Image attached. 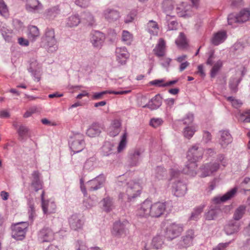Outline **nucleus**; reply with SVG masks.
I'll return each instance as SVG.
<instances>
[{"instance_id":"nucleus-53","label":"nucleus","mask_w":250,"mask_h":250,"mask_svg":"<svg viewBox=\"0 0 250 250\" xmlns=\"http://www.w3.org/2000/svg\"><path fill=\"white\" fill-rule=\"evenodd\" d=\"M8 8L3 0H0V14L4 17L8 15Z\"/></svg>"},{"instance_id":"nucleus-42","label":"nucleus","mask_w":250,"mask_h":250,"mask_svg":"<svg viewBox=\"0 0 250 250\" xmlns=\"http://www.w3.org/2000/svg\"><path fill=\"white\" fill-rule=\"evenodd\" d=\"M196 129L194 126H187L184 129L183 135L188 139H190L194 135Z\"/></svg>"},{"instance_id":"nucleus-51","label":"nucleus","mask_w":250,"mask_h":250,"mask_svg":"<svg viewBox=\"0 0 250 250\" xmlns=\"http://www.w3.org/2000/svg\"><path fill=\"white\" fill-rule=\"evenodd\" d=\"M246 47V44L241 42H237L234 44L232 49L236 52H240L242 51Z\"/></svg>"},{"instance_id":"nucleus-46","label":"nucleus","mask_w":250,"mask_h":250,"mask_svg":"<svg viewBox=\"0 0 250 250\" xmlns=\"http://www.w3.org/2000/svg\"><path fill=\"white\" fill-rule=\"evenodd\" d=\"M201 177H206L211 175L208 163L205 164L200 168Z\"/></svg>"},{"instance_id":"nucleus-12","label":"nucleus","mask_w":250,"mask_h":250,"mask_svg":"<svg viewBox=\"0 0 250 250\" xmlns=\"http://www.w3.org/2000/svg\"><path fill=\"white\" fill-rule=\"evenodd\" d=\"M105 178L104 176L100 175L95 178L88 181L86 187L89 191L97 190L101 187L102 185L104 182Z\"/></svg>"},{"instance_id":"nucleus-17","label":"nucleus","mask_w":250,"mask_h":250,"mask_svg":"<svg viewBox=\"0 0 250 250\" xmlns=\"http://www.w3.org/2000/svg\"><path fill=\"white\" fill-rule=\"evenodd\" d=\"M103 14L105 19L109 22L117 21L120 17L119 12L113 9H105L104 10Z\"/></svg>"},{"instance_id":"nucleus-44","label":"nucleus","mask_w":250,"mask_h":250,"mask_svg":"<svg viewBox=\"0 0 250 250\" xmlns=\"http://www.w3.org/2000/svg\"><path fill=\"white\" fill-rule=\"evenodd\" d=\"M127 143V133L125 132L121 137V141L119 143V146L117 148V151L118 152H121L124 150Z\"/></svg>"},{"instance_id":"nucleus-47","label":"nucleus","mask_w":250,"mask_h":250,"mask_svg":"<svg viewBox=\"0 0 250 250\" xmlns=\"http://www.w3.org/2000/svg\"><path fill=\"white\" fill-rule=\"evenodd\" d=\"M222 66V62L219 60L217 61L213 65L212 68H211L210 70V77L211 78H214L216 75H217V73L221 68V67Z\"/></svg>"},{"instance_id":"nucleus-52","label":"nucleus","mask_w":250,"mask_h":250,"mask_svg":"<svg viewBox=\"0 0 250 250\" xmlns=\"http://www.w3.org/2000/svg\"><path fill=\"white\" fill-rule=\"evenodd\" d=\"M241 187L245 191H250V178L245 177L241 183Z\"/></svg>"},{"instance_id":"nucleus-23","label":"nucleus","mask_w":250,"mask_h":250,"mask_svg":"<svg viewBox=\"0 0 250 250\" xmlns=\"http://www.w3.org/2000/svg\"><path fill=\"white\" fill-rule=\"evenodd\" d=\"M239 230V224L234 221H231L225 227V231L227 235H231Z\"/></svg>"},{"instance_id":"nucleus-18","label":"nucleus","mask_w":250,"mask_h":250,"mask_svg":"<svg viewBox=\"0 0 250 250\" xmlns=\"http://www.w3.org/2000/svg\"><path fill=\"white\" fill-rule=\"evenodd\" d=\"M197 167V165L196 162L188 160L183 169V172L191 176H195L196 175Z\"/></svg>"},{"instance_id":"nucleus-60","label":"nucleus","mask_w":250,"mask_h":250,"mask_svg":"<svg viewBox=\"0 0 250 250\" xmlns=\"http://www.w3.org/2000/svg\"><path fill=\"white\" fill-rule=\"evenodd\" d=\"M215 162H217L223 167H226L227 165V161L223 154H219L217 156V159Z\"/></svg>"},{"instance_id":"nucleus-24","label":"nucleus","mask_w":250,"mask_h":250,"mask_svg":"<svg viewBox=\"0 0 250 250\" xmlns=\"http://www.w3.org/2000/svg\"><path fill=\"white\" fill-rule=\"evenodd\" d=\"M237 190V188H234L221 197L214 198V201L217 203L226 202L233 197L236 194Z\"/></svg>"},{"instance_id":"nucleus-62","label":"nucleus","mask_w":250,"mask_h":250,"mask_svg":"<svg viewBox=\"0 0 250 250\" xmlns=\"http://www.w3.org/2000/svg\"><path fill=\"white\" fill-rule=\"evenodd\" d=\"M237 16L233 14H229L228 17V21L229 24L232 25L234 23H238Z\"/></svg>"},{"instance_id":"nucleus-64","label":"nucleus","mask_w":250,"mask_h":250,"mask_svg":"<svg viewBox=\"0 0 250 250\" xmlns=\"http://www.w3.org/2000/svg\"><path fill=\"white\" fill-rule=\"evenodd\" d=\"M230 242H231L229 241L224 243H220L216 248H214L213 250H226V248L229 246Z\"/></svg>"},{"instance_id":"nucleus-22","label":"nucleus","mask_w":250,"mask_h":250,"mask_svg":"<svg viewBox=\"0 0 250 250\" xmlns=\"http://www.w3.org/2000/svg\"><path fill=\"white\" fill-rule=\"evenodd\" d=\"M69 223L70 228L74 230L80 229L83 226L82 221L77 214H73L69 218Z\"/></svg>"},{"instance_id":"nucleus-27","label":"nucleus","mask_w":250,"mask_h":250,"mask_svg":"<svg viewBox=\"0 0 250 250\" xmlns=\"http://www.w3.org/2000/svg\"><path fill=\"white\" fill-rule=\"evenodd\" d=\"M166 21L167 23L168 30H177L178 26V23L174 16H170L167 14Z\"/></svg>"},{"instance_id":"nucleus-1","label":"nucleus","mask_w":250,"mask_h":250,"mask_svg":"<svg viewBox=\"0 0 250 250\" xmlns=\"http://www.w3.org/2000/svg\"><path fill=\"white\" fill-rule=\"evenodd\" d=\"M166 204L165 203L157 202L152 204L148 200H146L140 205L137 211V215L140 217L158 218L165 211Z\"/></svg>"},{"instance_id":"nucleus-56","label":"nucleus","mask_w":250,"mask_h":250,"mask_svg":"<svg viewBox=\"0 0 250 250\" xmlns=\"http://www.w3.org/2000/svg\"><path fill=\"white\" fill-rule=\"evenodd\" d=\"M82 19L85 20L89 24H92L94 21V17L89 12H85L82 15Z\"/></svg>"},{"instance_id":"nucleus-13","label":"nucleus","mask_w":250,"mask_h":250,"mask_svg":"<svg viewBox=\"0 0 250 250\" xmlns=\"http://www.w3.org/2000/svg\"><path fill=\"white\" fill-rule=\"evenodd\" d=\"M173 191L174 195L177 197L184 196L187 191V188L186 185L181 181H175L172 185Z\"/></svg>"},{"instance_id":"nucleus-33","label":"nucleus","mask_w":250,"mask_h":250,"mask_svg":"<svg viewBox=\"0 0 250 250\" xmlns=\"http://www.w3.org/2000/svg\"><path fill=\"white\" fill-rule=\"evenodd\" d=\"M141 153L139 150H135L133 152L130 153V165L131 166H136L139 161Z\"/></svg>"},{"instance_id":"nucleus-29","label":"nucleus","mask_w":250,"mask_h":250,"mask_svg":"<svg viewBox=\"0 0 250 250\" xmlns=\"http://www.w3.org/2000/svg\"><path fill=\"white\" fill-rule=\"evenodd\" d=\"M194 237V234L193 230L190 229L187 231L186 234L182 237V242L185 247H189L192 244Z\"/></svg>"},{"instance_id":"nucleus-32","label":"nucleus","mask_w":250,"mask_h":250,"mask_svg":"<svg viewBox=\"0 0 250 250\" xmlns=\"http://www.w3.org/2000/svg\"><path fill=\"white\" fill-rule=\"evenodd\" d=\"M167 175V172L165 169L162 167H157L154 169L153 176L158 180L163 179Z\"/></svg>"},{"instance_id":"nucleus-25","label":"nucleus","mask_w":250,"mask_h":250,"mask_svg":"<svg viewBox=\"0 0 250 250\" xmlns=\"http://www.w3.org/2000/svg\"><path fill=\"white\" fill-rule=\"evenodd\" d=\"M84 147V142L83 139L73 141L70 146V148L74 154L81 151Z\"/></svg>"},{"instance_id":"nucleus-63","label":"nucleus","mask_w":250,"mask_h":250,"mask_svg":"<svg viewBox=\"0 0 250 250\" xmlns=\"http://www.w3.org/2000/svg\"><path fill=\"white\" fill-rule=\"evenodd\" d=\"M108 134L111 137H115L119 134L120 132V129H117L114 127L110 126L108 128Z\"/></svg>"},{"instance_id":"nucleus-38","label":"nucleus","mask_w":250,"mask_h":250,"mask_svg":"<svg viewBox=\"0 0 250 250\" xmlns=\"http://www.w3.org/2000/svg\"><path fill=\"white\" fill-rule=\"evenodd\" d=\"M164 242L163 238L161 236H157L154 237L151 242V247L155 250H158L162 248Z\"/></svg>"},{"instance_id":"nucleus-55","label":"nucleus","mask_w":250,"mask_h":250,"mask_svg":"<svg viewBox=\"0 0 250 250\" xmlns=\"http://www.w3.org/2000/svg\"><path fill=\"white\" fill-rule=\"evenodd\" d=\"M194 120L193 114L190 113L187 114L182 120L184 124L189 125L192 123Z\"/></svg>"},{"instance_id":"nucleus-2","label":"nucleus","mask_w":250,"mask_h":250,"mask_svg":"<svg viewBox=\"0 0 250 250\" xmlns=\"http://www.w3.org/2000/svg\"><path fill=\"white\" fill-rule=\"evenodd\" d=\"M43 41L47 46L49 52H54L57 50L58 46L54 29L50 28L46 29L43 37Z\"/></svg>"},{"instance_id":"nucleus-28","label":"nucleus","mask_w":250,"mask_h":250,"mask_svg":"<svg viewBox=\"0 0 250 250\" xmlns=\"http://www.w3.org/2000/svg\"><path fill=\"white\" fill-rule=\"evenodd\" d=\"M227 37V33L225 31H219L214 34L211 40L212 43L215 45H218L224 42Z\"/></svg>"},{"instance_id":"nucleus-10","label":"nucleus","mask_w":250,"mask_h":250,"mask_svg":"<svg viewBox=\"0 0 250 250\" xmlns=\"http://www.w3.org/2000/svg\"><path fill=\"white\" fill-rule=\"evenodd\" d=\"M38 238L42 242H49L54 239V233L50 228L44 227L39 232Z\"/></svg>"},{"instance_id":"nucleus-41","label":"nucleus","mask_w":250,"mask_h":250,"mask_svg":"<svg viewBox=\"0 0 250 250\" xmlns=\"http://www.w3.org/2000/svg\"><path fill=\"white\" fill-rule=\"evenodd\" d=\"M147 31L151 34L155 35L158 30V26L156 22L149 21L147 24Z\"/></svg>"},{"instance_id":"nucleus-58","label":"nucleus","mask_w":250,"mask_h":250,"mask_svg":"<svg viewBox=\"0 0 250 250\" xmlns=\"http://www.w3.org/2000/svg\"><path fill=\"white\" fill-rule=\"evenodd\" d=\"M75 3L77 5L85 8L89 5L90 0H76Z\"/></svg>"},{"instance_id":"nucleus-19","label":"nucleus","mask_w":250,"mask_h":250,"mask_svg":"<svg viewBox=\"0 0 250 250\" xmlns=\"http://www.w3.org/2000/svg\"><path fill=\"white\" fill-rule=\"evenodd\" d=\"M162 104V98L160 94L156 95L152 98L147 104L144 105V107H148L151 110L158 108Z\"/></svg>"},{"instance_id":"nucleus-4","label":"nucleus","mask_w":250,"mask_h":250,"mask_svg":"<svg viewBox=\"0 0 250 250\" xmlns=\"http://www.w3.org/2000/svg\"><path fill=\"white\" fill-rule=\"evenodd\" d=\"M129 223L127 221L116 222L114 224L112 234L115 237H125L128 233Z\"/></svg>"},{"instance_id":"nucleus-8","label":"nucleus","mask_w":250,"mask_h":250,"mask_svg":"<svg viewBox=\"0 0 250 250\" xmlns=\"http://www.w3.org/2000/svg\"><path fill=\"white\" fill-rule=\"evenodd\" d=\"M219 144L222 148H226L232 142L233 138L229 130H221L219 131Z\"/></svg>"},{"instance_id":"nucleus-16","label":"nucleus","mask_w":250,"mask_h":250,"mask_svg":"<svg viewBox=\"0 0 250 250\" xmlns=\"http://www.w3.org/2000/svg\"><path fill=\"white\" fill-rule=\"evenodd\" d=\"M220 212L221 210L218 206H211L209 210L205 212L204 217L207 220H213L217 217Z\"/></svg>"},{"instance_id":"nucleus-35","label":"nucleus","mask_w":250,"mask_h":250,"mask_svg":"<svg viewBox=\"0 0 250 250\" xmlns=\"http://www.w3.org/2000/svg\"><path fill=\"white\" fill-rule=\"evenodd\" d=\"M241 81V79L236 77H231L229 81V87L232 93L237 91V86Z\"/></svg>"},{"instance_id":"nucleus-61","label":"nucleus","mask_w":250,"mask_h":250,"mask_svg":"<svg viewBox=\"0 0 250 250\" xmlns=\"http://www.w3.org/2000/svg\"><path fill=\"white\" fill-rule=\"evenodd\" d=\"M208 165L209 166L211 175L214 172H216L220 167L219 164L215 162L213 163H208Z\"/></svg>"},{"instance_id":"nucleus-45","label":"nucleus","mask_w":250,"mask_h":250,"mask_svg":"<svg viewBox=\"0 0 250 250\" xmlns=\"http://www.w3.org/2000/svg\"><path fill=\"white\" fill-rule=\"evenodd\" d=\"M133 40L132 35L128 31L124 30L122 33V41L127 45H130Z\"/></svg>"},{"instance_id":"nucleus-7","label":"nucleus","mask_w":250,"mask_h":250,"mask_svg":"<svg viewBox=\"0 0 250 250\" xmlns=\"http://www.w3.org/2000/svg\"><path fill=\"white\" fill-rule=\"evenodd\" d=\"M45 192L42 191L41 194L42 207L44 214H51L54 213L56 210V206L54 201L45 200L44 199Z\"/></svg>"},{"instance_id":"nucleus-37","label":"nucleus","mask_w":250,"mask_h":250,"mask_svg":"<svg viewBox=\"0 0 250 250\" xmlns=\"http://www.w3.org/2000/svg\"><path fill=\"white\" fill-rule=\"evenodd\" d=\"M80 19L78 15H72L68 18L66 25L70 27L76 26L80 23Z\"/></svg>"},{"instance_id":"nucleus-43","label":"nucleus","mask_w":250,"mask_h":250,"mask_svg":"<svg viewBox=\"0 0 250 250\" xmlns=\"http://www.w3.org/2000/svg\"><path fill=\"white\" fill-rule=\"evenodd\" d=\"M18 133L19 138L21 140L24 139V137L27 136L29 132V128L24 125H21L18 129Z\"/></svg>"},{"instance_id":"nucleus-39","label":"nucleus","mask_w":250,"mask_h":250,"mask_svg":"<svg viewBox=\"0 0 250 250\" xmlns=\"http://www.w3.org/2000/svg\"><path fill=\"white\" fill-rule=\"evenodd\" d=\"M205 205L202 204L195 208L193 211L192 212L190 217V220H196L199 217V216L203 211Z\"/></svg>"},{"instance_id":"nucleus-59","label":"nucleus","mask_w":250,"mask_h":250,"mask_svg":"<svg viewBox=\"0 0 250 250\" xmlns=\"http://www.w3.org/2000/svg\"><path fill=\"white\" fill-rule=\"evenodd\" d=\"M163 120L161 118H153L150 121V125L156 128L162 125Z\"/></svg>"},{"instance_id":"nucleus-26","label":"nucleus","mask_w":250,"mask_h":250,"mask_svg":"<svg viewBox=\"0 0 250 250\" xmlns=\"http://www.w3.org/2000/svg\"><path fill=\"white\" fill-rule=\"evenodd\" d=\"M102 130V128L99 124H93L88 128L86 134L90 137H95L100 135Z\"/></svg>"},{"instance_id":"nucleus-30","label":"nucleus","mask_w":250,"mask_h":250,"mask_svg":"<svg viewBox=\"0 0 250 250\" xmlns=\"http://www.w3.org/2000/svg\"><path fill=\"white\" fill-rule=\"evenodd\" d=\"M237 16L238 19V23H244L250 19V11L248 9H244Z\"/></svg>"},{"instance_id":"nucleus-6","label":"nucleus","mask_w":250,"mask_h":250,"mask_svg":"<svg viewBox=\"0 0 250 250\" xmlns=\"http://www.w3.org/2000/svg\"><path fill=\"white\" fill-rule=\"evenodd\" d=\"M183 230V227L181 225L171 223L167 227L165 236L167 239L172 240L179 236Z\"/></svg>"},{"instance_id":"nucleus-5","label":"nucleus","mask_w":250,"mask_h":250,"mask_svg":"<svg viewBox=\"0 0 250 250\" xmlns=\"http://www.w3.org/2000/svg\"><path fill=\"white\" fill-rule=\"evenodd\" d=\"M28 224L25 222H21L12 227V236L17 240H21L25 237Z\"/></svg>"},{"instance_id":"nucleus-31","label":"nucleus","mask_w":250,"mask_h":250,"mask_svg":"<svg viewBox=\"0 0 250 250\" xmlns=\"http://www.w3.org/2000/svg\"><path fill=\"white\" fill-rule=\"evenodd\" d=\"M39 35L40 32L37 26L31 25L28 27V37L30 41H35Z\"/></svg>"},{"instance_id":"nucleus-3","label":"nucleus","mask_w":250,"mask_h":250,"mask_svg":"<svg viewBox=\"0 0 250 250\" xmlns=\"http://www.w3.org/2000/svg\"><path fill=\"white\" fill-rule=\"evenodd\" d=\"M141 193V187L139 184L132 180L125 185V195L128 201L138 196Z\"/></svg>"},{"instance_id":"nucleus-54","label":"nucleus","mask_w":250,"mask_h":250,"mask_svg":"<svg viewBox=\"0 0 250 250\" xmlns=\"http://www.w3.org/2000/svg\"><path fill=\"white\" fill-rule=\"evenodd\" d=\"M227 100L231 102L232 105L236 108L240 107L242 104V102L240 100L235 99L232 96L227 97Z\"/></svg>"},{"instance_id":"nucleus-20","label":"nucleus","mask_w":250,"mask_h":250,"mask_svg":"<svg viewBox=\"0 0 250 250\" xmlns=\"http://www.w3.org/2000/svg\"><path fill=\"white\" fill-rule=\"evenodd\" d=\"M25 8L28 12H35L41 9L42 5L38 0H26Z\"/></svg>"},{"instance_id":"nucleus-11","label":"nucleus","mask_w":250,"mask_h":250,"mask_svg":"<svg viewBox=\"0 0 250 250\" xmlns=\"http://www.w3.org/2000/svg\"><path fill=\"white\" fill-rule=\"evenodd\" d=\"M31 187L36 192L42 189L43 182L40 179L41 174L38 171H34L32 173Z\"/></svg>"},{"instance_id":"nucleus-34","label":"nucleus","mask_w":250,"mask_h":250,"mask_svg":"<svg viewBox=\"0 0 250 250\" xmlns=\"http://www.w3.org/2000/svg\"><path fill=\"white\" fill-rule=\"evenodd\" d=\"M102 203L104 209L106 212L110 211L113 208L112 199L109 197L104 198L102 201Z\"/></svg>"},{"instance_id":"nucleus-40","label":"nucleus","mask_w":250,"mask_h":250,"mask_svg":"<svg viewBox=\"0 0 250 250\" xmlns=\"http://www.w3.org/2000/svg\"><path fill=\"white\" fill-rule=\"evenodd\" d=\"M36 61H32L30 64L29 67L28 68V70L31 73L32 75L35 78V80H36L37 82H39L40 80V78L37 75V72L38 71L36 67Z\"/></svg>"},{"instance_id":"nucleus-50","label":"nucleus","mask_w":250,"mask_h":250,"mask_svg":"<svg viewBox=\"0 0 250 250\" xmlns=\"http://www.w3.org/2000/svg\"><path fill=\"white\" fill-rule=\"evenodd\" d=\"M176 43L181 46H185L187 44L186 39L183 33L181 32L175 41Z\"/></svg>"},{"instance_id":"nucleus-14","label":"nucleus","mask_w":250,"mask_h":250,"mask_svg":"<svg viewBox=\"0 0 250 250\" xmlns=\"http://www.w3.org/2000/svg\"><path fill=\"white\" fill-rule=\"evenodd\" d=\"M91 42L94 47H101L104 41L105 37L103 33L94 31L91 33Z\"/></svg>"},{"instance_id":"nucleus-48","label":"nucleus","mask_w":250,"mask_h":250,"mask_svg":"<svg viewBox=\"0 0 250 250\" xmlns=\"http://www.w3.org/2000/svg\"><path fill=\"white\" fill-rule=\"evenodd\" d=\"M162 7L166 13L171 11L173 9V2L172 0H164L162 3Z\"/></svg>"},{"instance_id":"nucleus-36","label":"nucleus","mask_w":250,"mask_h":250,"mask_svg":"<svg viewBox=\"0 0 250 250\" xmlns=\"http://www.w3.org/2000/svg\"><path fill=\"white\" fill-rule=\"evenodd\" d=\"M246 211V207L244 205H241L238 207L235 210L233 214V219L235 221H238L241 219Z\"/></svg>"},{"instance_id":"nucleus-15","label":"nucleus","mask_w":250,"mask_h":250,"mask_svg":"<svg viewBox=\"0 0 250 250\" xmlns=\"http://www.w3.org/2000/svg\"><path fill=\"white\" fill-rule=\"evenodd\" d=\"M117 61L121 64H125L128 58V53L125 47H119L116 49Z\"/></svg>"},{"instance_id":"nucleus-9","label":"nucleus","mask_w":250,"mask_h":250,"mask_svg":"<svg viewBox=\"0 0 250 250\" xmlns=\"http://www.w3.org/2000/svg\"><path fill=\"white\" fill-rule=\"evenodd\" d=\"M203 154V149L195 145L189 149L187 154V159L189 161L197 162L202 157Z\"/></svg>"},{"instance_id":"nucleus-49","label":"nucleus","mask_w":250,"mask_h":250,"mask_svg":"<svg viewBox=\"0 0 250 250\" xmlns=\"http://www.w3.org/2000/svg\"><path fill=\"white\" fill-rule=\"evenodd\" d=\"M112 146V145L109 142L105 143L102 148L103 155L104 156H108L111 154Z\"/></svg>"},{"instance_id":"nucleus-21","label":"nucleus","mask_w":250,"mask_h":250,"mask_svg":"<svg viewBox=\"0 0 250 250\" xmlns=\"http://www.w3.org/2000/svg\"><path fill=\"white\" fill-rule=\"evenodd\" d=\"M166 42L161 38L153 49L154 53L158 57H163L165 54Z\"/></svg>"},{"instance_id":"nucleus-57","label":"nucleus","mask_w":250,"mask_h":250,"mask_svg":"<svg viewBox=\"0 0 250 250\" xmlns=\"http://www.w3.org/2000/svg\"><path fill=\"white\" fill-rule=\"evenodd\" d=\"M240 119L245 123H250V109L246 110L240 117Z\"/></svg>"}]
</instances>
